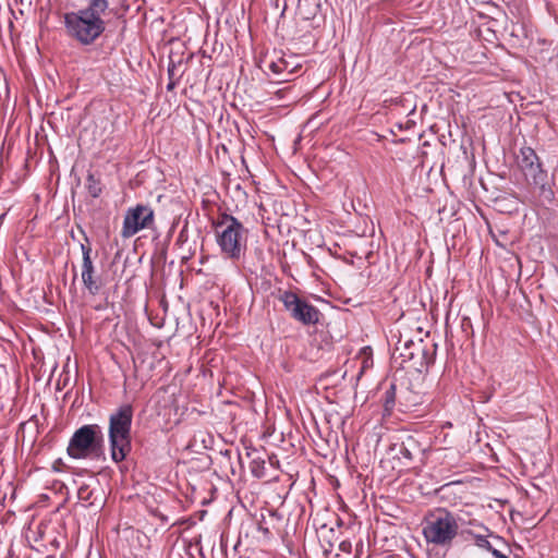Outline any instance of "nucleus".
Wrapping results in <instances>:
<instances>
[{"label":"nucleus","instance_id":"f03ea898","mask_svg":"<svg viewBox=\"0 0 558 558\" xmlns=\"http://www.w3.org/2000/svg\"><path fill=\"white\" fill-rule=\"evenodd\" d=\"M437 344L434 342L426 343L422 339L413 341L410 338H400L396 343L391 359L399 366L409 367L416 372L427 371L435 362Z\"/></svg>","mask_w":558,"mask_h":558},{"label":"nucleus","instance_id":"dca6fc26","mask_svg":"<svg viewBox=\"0 0 558 558\" xmlns=\"http://www.w3.org/2000/svg\"><path fill=\"white\" fill-rule=\"evenodd\" d=\"M251 472L257 477L262 478L265 475V460L260 457L253 458L251 461Z\"/></svg>","mask_w":558,"mask_h":558},{"label":"nucleus","instance_id":"7ed1b4c3","mask_svg":"<svg viewBox=\"0 0 558 558\" xmlns=\"http://www.w3.org/2000/svg\"><path fill=\"white\" fill-rule=\"evenodd\" d=\"M217 243L228 258L239 260L246 250L247 230L234 216L222 214L215 225Z\"/></svg>","mask_w":558,"mask_h":558},{"label":"nucleus","instance_id":"4468645a","mask_svg":"<svg viewBox=\"0 0 558 558\" xmlns=\"http://www.w3.org/2000/svg\"><path fill=\"white\" fill-rule=\"evenodd\" d=\"M85 187L93 198L99 197L102 192L100 175L93 172H88L86 177Z\"/></svg>","mask_w":558,"mask_h":558},{"label":"nucleus","instance_id":"6ab92c4d","mask_svg":"<svg viewBox=\"0 0 558 558\" xmlns=\"http://www.w3.org/2000/svg\"><path fill=\"white\" fill-rule=\"evenodd\" d=\"M174 69H175L174 64H169V66H168V74H169L170 78L174 75Z\"/></svg>","mask_w":558,"mask_h":558},{"label":"nucleus","instance_id":"0eeeda50","mask_svg":"<svg viewBox=\"0 0 558 558\" xmlns=\"http://www.w3.org/2000/svg\"><path fill=\"white\" fill-rule=\"evenodd\" d=\"M529 187V202L534 206L547 207L555 201L553 181L541 161L523 171Z\"/></svg>","mask_w":558,"mask_h":558},{"label":"nucleus","instance_id":"f3484780","mask_svg":"<svg viewBox=\"0 0 558 558\" xmlns=\"http://www.w3.org/2000/svg\"><path fill=\"white\" fill-rule=\"evenodd\" d=\"M287 68H288V63L283 59H279L278 61H272L269 64L270 71L278 75L282 74L287 70Z\"/></svg>","mask_w":558,"mask_h":558},{"label":"nucleus","instance_id":"f8f14e48","mask_svg":"<svg viewBox=\"0 0 558 558\" xmlns=\"http://www.w3.org/2000/svg\"><path fill=\"white\" fill-rule=\"evenodd\" d=\"M541 161L539 157L535 153V150L531 147H522L518 155V166L523 172L529 167L534 166Z\"/></svg>","mask_w":558,"mask_h":558},{"label":"nucleus","instance_id":"aec40b11","mask_svg":"<svg viewBox=\"0 0 558 558\" xmlns=\"http://www.w3.org/2000/svg\"><path fill=\"white\" fill-rule=\"evenodd\" d=\"M173 87H174V83H171V82H170V83L168 84V86H167V88H168L169 90H171Z\"/></svg>","mask_w":558,"mask_h":558},{"label":"nucleus","instance_id":"a211bd4d","mask_svg":"<svg viewBox=\"0 0 558 558\" xmlns=\"http://www.w3.org/2000/svg\"><path fill=\"white\" fill-rule=\"evenodd\" d=\"M475 545L482 549H485L487 551H492L494 548L490 544V542L487 539L484 535H474Z\"/></svg>","mask_w":558,"mask_h":558},{"label":"nucleus","instance_id":"412c9836","mask_svg":"<svg viewBox=\"0 0 558 558\" xmlns=\"http://www.w3.org/2000/svg\"><path fill=\"white\" fill-rule=\"evenodd\" d=\"M515 558H521V557H519V556H515Z\"/></svg>","mask_w":558,"mask_h":558},{"label":"nucleus","instance_id":"1a4fd4ad","mask_svg":"<svg viewBox=\"0 0 558 558\" xmlns=\"http://www.w3.org/2000/svg\"><path fill=\"white\" fill-rule=\"evenodd\" d=\"M154 222V210L149 206L137 204L134 207H130L124 215L121 236L130 239L141 230L153 228Z\"/></svg>","mask_w":558,"mask_h":558},{"label":"nucleus","instance_id":"39448f33","mask_svg":"<svg viewBox=\"0 0 558 558\" xmlns=\"http://www.w3.org/2000/svg\"><path fill=\"white\" fill-rule=\"evenodd\" d=\"M458 532L457 517L446 509H436L428 512L422 522V533L425 541L436 546H450Z\"/></svg>","mask_w":558,"mask_h":558},{"label":"nucleus","instance_id":"ddd939ff","mask_svg":"<svg viewBox=\"0 0 558 558\" xmlns=\"http://www.w3.org/2000/svg\"><path fill=\"white\" fill-rule=\"evenodd\" d=\"M421 451L418 444L411 436L405 441H402L399 449V453L409 461H412Z\"/></svg>","mask_w":558,"mask_h":558},{"label":"nucleus","instance_id":"423d86ee","mask_svg":"<svg viewBox=\"0 0 558 558\" xmlns=\"http://www.w3.org/2000/svg\"><path fill=\"white\" fill-rule=\"evenodd\" d=\"M104 433L98 424H87L72 435L66 452L73 459L98 458L104 449Z\"/></svg>","mask_w":558,"mask_h":558},{"label":"nucleus","instance_id":"6e6552de","mask_svg":"<svg viewBox=\"0 0 558 558\" xmlns=\"http://www.w3.org/2000/svg\"><path fill=\"white\" fill-rule=\"evenodd\" d=\"M279 300L290 316L304 326H313L319 323L322 313L305 299L300 298L292 291H284Z\"/></svg>","mask_w":558,"mask_h":558},{"label":"nucleus","instance_id":"f257e3e1","mask_svg":"<svg viewBox=\"0 0 558 558\" xmlns=\"http://www.w3.org/2000/svg\"><path fill=\"white\" fill-rule=\"evenodd\" d=\"M86 4L63 14L66 37L80 47L96 45L106 34L109 0H85Z\"/></svg>","mask_w":558,"mask_h":558},{"label":"nucleus","instance_id":"20e7f679","mask_svg":"<svg viewBox=\"0 0 558 558\" xmlns=\"http://www.w3.org/2000/svg\"><path fill=\"white\" fill-rule=\"evenodd\" d=\"M133 408L123 404L109 416V444L114 462L123 461L131 450Z\"/></svg>","mask_w":558,"mask_h":558},{"label":"nucleus","instance_id":"2eb2a0df","mask_svg":"<svg viewBox=\"0 0 558 558\" xmlns=\"http://www.w3.org/2000/svg\"><path fill=\"white\" fill-rule=\"evenodd\" d=\"M384 411L390 414L396 404V385L390 384L383 396Z\"/></svg>","mask_w":558,"mask_h":558},{"label":"nucleus","instance_id":"9b49d317","mask_svg":"<svg viewBox=\"0 0 558 558\" xmlns=\"http://www.w3.org/2000/svg\"><path fill=\"white\" fill-rule=\"evenodd\" d=\"M77 498L85 502L86 507L96 506L98 501V506L102 505L101 498H99V492L97 488L90 487L89 484H81L77 489Z\"/></svg>","mask_w":558,"mask_h":558},{"label":"nucleus","instance_id":"9d476101","mask_svg":"<svg viewBox=\"0 0 558 558\" xmlns=\"http://www.w3.org/2000/svg\"><path fill=\"white\" fill-rule=\"evenodd\" d=\"M85 241L87 244H81L82 252V272L81 278L84 288L90 295H97L100 293L101 289L105 287L106 282L96 271L94 262L92 259V246L89 244L88 236L84 231H82Z\"/></svg>","mask_w":558,"mask_h":558}]
</instances>
